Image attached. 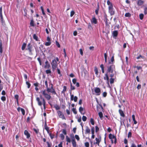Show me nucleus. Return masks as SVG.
<instances>
[{"instance_id":"f257e3e1","label":"nucleus","mask_w":147,"mask_h":147,"mask_svg":"<svg viewBox=\"0 0 147 147\" xmlns=\"http://www.w3.org/2000/svg\"><path fill=\"white\" fill-rule=\"evenodd\" d=\"M45 84L47 88V91L48 93L51 92L53 94H56V92L53 88V84H51V86L50 88H49L48 87V82L47 80H46L45 81Z\"/></svg>"},{"instance_id":"f03ea898","label":"nucleus","mask_w":147,"mask_h":147,"mask_svg":"<svg viewBox=\"0 0 147 147\" xmlns=\"http://www.w3.org/2000/svg\"><path fill=\"white\" fill-rule=\"evenodd\" d=\"M59 59L58 57H57L56 59L53 60L51 63L52 69L53 70H54L57 67V62L59 61Z\"/></svg>"},{"instance_id":"7ed1b4c3","label":"nucleus","mask_w":147,"mask_h":147,"mask_svg":"<svg viewBox=\"0 0 147 147\" xmlns=\"http://www.w3.org/2000/svg\"><path fill=\"white\" fill-rule=\"evenodd\" d=\"M41 92L43 96L48 100H49L51 98V96L49 94L47 93L48 92H47V90H42Z\"/></svg>"},{"instance_id":"20e7f679","label":"nucleus","mask_w":147,"mask_h":147,"mask_svg":"<svg viewBox=\"0 0 147 147\" xmlns=\"http://www.w3.org/2000/svg\"><path fill=\"white\" fill-rule=\"evenodd\" d=\"M107 71L108 72L111 73H113L115 71V66L114 65H112L108 66L107 67Z\"/></svg>"},{"instance_id":"39448f33","label":"nucleus","mask_w":147,"mask_h":147,"mask_svg":"<svg viewBox=\"0 0 147 147\" xmlns=\"http://www.w3.org/2000/svg\"><path fill=\"white\" fill-rule=\"evenodd\" d=\"M109 138L111 139L112 143H113V140H114V143L116 144V138L115 136L112 135L111 134H110L109 136Z\"/></svg>"},{"instance_id":"423d86ee","label":"nucleus","mask_w":147,"mask_h":147,"mask_svg":"<svg viewBox=\"0 0 147 147\" xmlns=\"http://www.w3.org/2000/svg\"><path fill=\"white\" fill-rule=\"evenodd\" d=\"M95 92L97 93V95H99L100 94V90L99 88H95Z\"/></svg>"},{"instance_id":"0eeeda50","label":"nucleus","mask_w":147,"mask_h":147,"mask_svg":"<svg viewBox=\"0 0 147 147\" xmlns=\"http://www.w3.org/2000/svg\"><path fill=\"white\" fill-rule=\"evenodd\" d=\"M78 98L77 96H75L74 97L73 95H71V100H74V101L76 102L77 101Z\"/></svg>"},{"instance_id":"6e6552de","label":"nucleus","mask_w":147,"mask_h":147,"mask_svg":"<svg viewBox=\"0 0 147 147\" xmlns=\"http://www.w3.org/2000/svg\"><path fill=\"white\" fill-rule=\"evenodd\" d=\"M107 4L109 5V9H113V6L112 3L109 1V0H108L107 1Z\"/></svg>"},{"instance_id":"1a4fd4ad","label":"nucleus","mask_w":147,"mask_h":147,"mask_svg":"<svg viewBox=\"0 0 147 147\" xmlns=\"http://www.w3.org/2000/svg\"><path fill=\"white\" fill-rule=\"evenodd\" d=\"M40 98L42 99V104H43V105L44 106V109H45L46 108H45L46 102H45V99H44V98H42V96H40Z\"/></svg>"},{"instance_id":"9d476101","label":"nucleus","mask_w":147,"mask_h":147,"mask_svg":"<svg viewBox=\"0 0 147 147\" xmlns=\"http://www.w3.org/2000/svg\"><path fill=\"white\" fill-rule=\"evenodd\" d=\"M24 134L26 136L27 138H28L30 137V135L27 130H25L24 131Z\"/></svg>"},{"instance_id":"9b49d317","label":"nucleus","mask_w":147,"mask_h":147,"mask_svg":"<svg viewBox=\"0 0 147 147\" xmlns=\"http://www.w3.org/2000/svg\"><path fill=\"white\" fill-rule=\"evenodd\" d=\"M45 68H49L50 67V64L49 63L48 61H46L45 62Z\"/></svg>"},{"instance_id":"f8f14e48","label":"nucleus","mask_w":147,"mask_h":147,"mask_svg":"<svg viewBox=\"0 0 147 147\" xmlns=\"http://www.w3.org/2000/svg\"><path fill=\"white\" fill-rule=\"evenodd\" d=\"M57 113L60 117L63 118L64 117L61 111H57Z\"/></svg>"},{"instance_id":"ddd939ff","label":"nucleus","mask_w":147,"mask_h":147,"mask_svg":"<svg viewBox=\"0 0 147 147\" xmlns=\"http://www.w3.org/2000/svg\"><path fill=\"white\" fill-rule=\"evenodd\" d=\"M104 80H107V83L108 84H109V78L108 77V76L107 74H105V77H104Z\"/></svg>"},{"instance_id":"4468645a","label":"nucleus","mask_w":147,"mask_h":147,"mask_svg":"<svg viewBox=\"0 0 147 147\" xmlns=\"http://www.w3.org/2000/svg\"><path fill=\"white\" fill-rule=\"evenodd\" d=\"M27 47H28L27 49L29 50V51L30 52V53H31V51H32L31 49H32V47L31 46L30 43H29V44H28V46H27Z\"/></svg>"},{"instance_id":"2eb2a0df","label":"nucleus","mask_w":147,"mask_h":147,"mask_svg":"<svg viewBox=\"0 0 147 147\" xmlns=\"http://www.w3.org/2000/svg\"><path fill=\"white\" fill-rule=\"evenodd\" d=\"M36 100L38 102V105L40 106H41L42 105V103L40 100V98L39 97H37Z\"/></svg>"},{"instance_id":"dca6fc26","label":"nucleus","mask_w":147,"mask_h":147,"mask_svg":"<svg viewBox=\"0 0 147 147\" xmlns=\"http://www.w3.org/2000/svg\"><path fill=\"white\" fill-rule=\"evenodd\" d=\"M144 3V1L142 0H138V5L140 6L142 5Z\"/></svg>"},{"instance_id":"f3484780","label":"nucleus","mask_w":147,"mask_h":147,"mask_svg":"<svg viewBox=\"0 0 147 147\" xmlns=\"http://www.w3.org/2000/svg\"><path fill=\"white\" fill-rule=\"evenodd\" d=\"M119 112L121 116L122 117H124L125 115L124 114L123 111L122 110L119 109Z\"/></svg>"},{"instance_id":"a211bd4d","label":"nucleus","mask_w":147,"mask_h":147,"mask_svg":"<svg viewBox=\"0 0 147 147\" xmlns=\"http://www.w3.org/2000/svg\"><path fill=\"white\" fill-rule=\"evenodd\" d=\"M72 143L74 147H75L76 146V143L74 137H73V139L72 140Z\"/></svg>"},{"instance_id":"6ab92c4d","label":"nucleus","mask_w":147,"mask_h":147,"mask_svg":"<svg viewBox=\"0 0 147 147\" xmlns=\"http://www.w3.org/2000/svg\"><path fill=\"white\" fill-rule=\"evenodd\" d=\"M91 21L92 23H94V24H96L97 23L96 20L94 17L92 18Z\"/></svg>"},{"instance_id":"aec40b11","label":"nucleus","mask_w":147,"mask_h":147,"mask_svg":"<svg viewBox=\"0 0 147 147\" xmlns=\"http://www.w3.org/2000/svg\"><path fill=\"white\" fill-rule=\"evenodd\" d=\"M109 11L111 15H113L114 14V11H113V9H109Z\"/></svg>"},{"instance_id":"412c9836","label":"nucleus","mask_w":147,"mask_h":147,"mask_svg":"<svg viewBox=\"0 0 147 147\" xmlns=\"http://www.w3.org/2000/svg\"><path fill=\"white\" fill-rule=\"evenodd\" d=\"M132 118L133 120L134 121V124H136L137 123V122L135 120V115H132Z\"/></svg>"},{"instance_id":"4be33fe9","label":"nucleus","mask_w":147,"mask_h":147,"mask_svg":"<svg viewBox=\"0 0 147 147\" xmlns=\"http://www.w3.org/2000/svg\"><path fill=\"white\" fill-rule=\"evenodd\" d=\"M84 110V109L83 107H80V108H79V111L80 112V113L83 114V115H84V113H82V111H83Z\"/></svg>"},{"instance_id":"5701e85b","label":"nucleus","mask_w":147,"mask_h":147,"mask_svg":"<svg viewBox=\"0 0 147 147\" xmlns=\"http://www.w3.org/2000/svg\"><path fill=\"white\" fill-rule=\"evenodd\" d=\"M116 72L115 71V72H114L113 73H112V74L110 75V76L111 78H112L113 77H114L115 76H116Z\"/></svg>"},{"instance_id":"b1692460","label":"nucleus","mask_w":147,"mask_h":147,"mask_svg":"<svg viewBox=\"0 0 147 147\" xmlns=\"http://www.w3.org/2000/svg\"><path fill=\"white\" fill-rule=\"evenodd\" d=\"M86 133H89L90 132V130L88 128V127L87 126H86Z\"/></svg>"},{"instance_id":"393cba45","label":"nucleus","mask_w":147,"mask_h":147,"mask_svg":"<svg viewBox=\"0 0 147 147\" xmlns=\"http://www.w3.org/2000/svg\"><path fill=\"white\" fill-rule=\"evenodd\" d=\"M118 34V32L117 31L115 30L113 32V35L114 36H117Z\"/></svg>"},{"instance_id":"a878e982","label":"nucleus","mask_w":147,"mask_h":147,"mask_svg":"<svg viewBox=\"0 0 147 147\" xmlns=\"http://www.w3.org/2000/svg\"><path fill=\"white\" fill-rule=\"evenodd\" d=\"M94 71L95 72L96 74L97 75L98 74V69L96 67H95Z\"/></svg>"},{"instance_id":"bb28decb","label":"nucleus","mask_w":147,"mask_h":147,"mask_svg":"<svg viewBox=\"0 0 147 147\" xmlns=\"http://www.w3.org/2000/svg\"><path fill=\"white\" fill-rule=\"evenodd\" d=\"M66 90V87L65 86H63V90L62 92L61 93L63 94H65V92Z\"/></svg>"},{"instance_id":"cd10ccee","label":"nucleus","mask_w":147,"mask_h":147,"mask_svg":"<svg viewBox=\"0 0 147 147\" xmlns=\"http://www.w3.org/2000/svg\"><path fill=\"white\" fill-rule=\"evenodd\" d=\"M97 111H99V109H103L102 106L100 105H99V106H97Z\"/></svg>"},{"instance_id":"c85d7f7f","label":"nucleus","mask_w":147,"mask_h":147,"mask_svg":"<svg viewBox=\"0 0 147 147\" xmlns=\"http://www.w3.org/2000/svg\"><path fill=\"white\" fill-rule=\"evenodd\" d=\"M110 83L111 84H113L114 81V79L112 78H111L110 79Z\"/></svg>"},{"instance_id":"c756f323","label":"nucleus","mask_w":147,"mask_h":147,"mask_svg":"<svg viewBox=\"0 0 147 147\" xmlns=\"http://www.w3.org/2000/svg\"><path fill=\"white\" fill-rule=\"evenodd\" d=\"M98 115L101 119H102L103 117V114L102 112H100L99 113Z\"/></svg>"},{"instance_id":"7c9ffc66","label":"nucleus","mask_w":147,"mask_h":147,"mask_svg":"<svg viewBox=\"0 0 147 147\" xmlns=\"http://www.w3.org/2000/svg\"><path fill=\"white\" fill-rule=\"evenodd\" d=\"M26 46V44L25 43H24L22 45V50H24Z\"/></svg>"},{"instance_id":"2f4dec72","label":"nucleus","mask_w":147,"mask_h":147,"mask_svg":"<svg viewBox=\"0 0 147 147\" xmlns=\"http://www.w3.org/2000/svg\"><path fill=\"white\" fill-rule=\"evenodd\" d=\"M96 144H97L98 145H99V144L100 142L99 139L97 138H96Z\"/></svg>"},{"instance_id":"473e14b6","label":"nucleus","mask_w":147,"mask_h":147,"mask_svg":"<svg viewBox=\"0 0 147 147\" xmlns=\"http://www.w3.org/2000/svg\"><path fill=\"white\" fill-rule=\"evenodd\" d=\"M33 37V38L36 41H38V37H37V36H36V34H34Z\"/></svg>"},{"instance_id":"72a5a7b5","label":"nucleus","mask_w":147,"mask_h":147,"mask_svg":"<svg viewBox=\"0 0 147 147\" xmlns=\"http://www.w3.org/2000/svg\"><path fill=\"white\" fill-rule=\"evenodd\" d=\"M131 16V15L130 13H126L125 14V16L126 17H130Z\"/></svg>"},{"instance_id":"f704fd0d","label":"nucleus","mask_w":147,"mask_h":147,"mask_svg":"<svg viewBox=\"0 0 147 147\" xmlns=\"http://www.w3.org/2000/svg\"><path fill=\"white\" fill-rule=\"evenodd\" d=\"M66 141L67 142H71V140L67 136H66Z\"/></svg>"},{"instance_id":"c9c22d12","label":"nucleus","mask_w":147,"mask_h":147,"mask_svg":"<svg viewBox=\"0 0 147 147\" xmlns=\"http://www.w3.org/2000/svg\"><path fill=\"white\" fill-rule=\"evenodd\" d=\"M34 22L33 20H31L30 22V25L31 26H34Z\"/></svg>"},{"instance_id":"e433bc0d","label":"nucleus","mask_w":147,"mask_h":147,"mask_svg":"<svg viewBox=\"0 0 147 147\" xmlns=\"http://www.w3.org/2000/svg\"><path fill=\"white\" fill-rule=\"evenodd\" d=\"M86 119H87V117H86L84 116H83V117H82V119L83 121H86Z\"/></svg>"},{"instance_id":"4c0bfd02","label":"nucleus","mask_w":147,"mask_h":147,"mask_svg":"<svg viewBox=\"0 0 147 147\" xmlns=\"http://www.w3.org/2000/svg\"><path fill=\"white\" fill-rule=\"evenodd\" d=\"M55 43L56 44L57 47L59 48H60V45L59 42L57 41H56Z\"/></svg>"},{"instance_id":"58836bf2","label":"nucleus","mask_w":147,"mask_h":147,"mask_svg":"<svg viewBox=\"0 0 147 147\" xmlns=\"http://www.w3.org/2000/svg\"><path fill=\"white\" fill-rule=\"evenodd\" d=\"M137 59H138L140 58H142V59H144V57L142 56L141 55H140L137 58Z\"/></svg>"},{"instance_id":"ea45409f","label":"nucleus","mask_w":147,"mask_h":147,"mask_svg":"<svg viewBox=\"0 0 147 147\" xmlns=\"http://www.w3.org/2000/svg\"><path fill=\"white\" fill-rule=\"evenodd\" d=\"M75 14V12L74 11H72L70 13V16L72 17Z\"/></svg>"},{"instance_id":"a19ab883","label":"nucleus","mask_w":147,"mask_h":147,"mask_svg":"<svg viewBox=\"0 0 147 147\" xmlns=\"http://www.w3.org/2000/svg\"><path fill=\"white\" fill-rule=\"evenodd\" d=\"M20 110L22 113V114L23 115H25V110H24V109L21 108L20 109Z\"/></svg>"},{"instance_id":"79ce46f5","label":"nucleus","mask_w":147,"mask_h":147,"mask_svg":"<svg viewBox=\"0 0 147 147\" xmlns=\"http://www.w3.org/2000/svg\"><path fill=\"white\" fill-rule=\"evenodd\" d=\"M140 19L141 20H142L144 17V15L143 14H140L139 15Z\"/></svg>"},{"instance_id":"37998d69","label":"nucleus","mask_w":147,"mask_h":147,"mask_svg":"<svg viewBox=\"0 0 147 147\" xmlns=\"http://www.w3.org/2000/svg\"><path fill=\"white\" fill-rule=\"evenodd\" d=\"M54 107L57 110H59L60 109V107L57 105H55Z\"/></svg>"},{"instance_id":"c03bdc74","label":"nucleus","mask_w":147,"mask_h":147,"mask_svg":"<svg viewBox=\"0 0 147 147\" xmlns=\"http://www.w3.org/2000/svg\"><path fill=\"white\" fill-rule=\"evenodd\" d=\"M90 121L92 125H94V120L92 118H91L90 120Z\"/></svg>"},{"instance_id":"a18cd8bd","label":"nucleus","mask_w":147,"mask_h":147,"mask_svg":"<svg viewBox=\"0 0 147 147\" xmlns=\"http://www.w3.org/2000/svg\"><path fill=\"white\" fill-rule=\"evenodd\" d=\"M72 111L75 114H77V112L76 109L74 108H73L72 109Z\"/></svg>"},{"instance_id":"49530a36","label":"nucleus","mask_w":147,"mask_h":147,"mask_svg":"<svg viewBox=\"0 0 147 147\" xmlns=\"http://www.w3.org/2000/svg\"><path fill=\"white\" fill-rule=\"evenodd\" d=\"M85 145L86 147H89V143L88 142H86L85 143Z\"/></svg>"},{"instance_id":"de8ad7c7","label":"nucleus","mask_w":147,"mask_h":147,"mask_svg":"<svg viewBox=\"0 0 147 147\" xmlns=\"http://www.w3.org/2000/svg\"><path fill=\"white\" fill-rule=\"evenodd\" d=\"M51 42H46L45 43V45L46 46H49L51 45Z\"/></svg>"},{"instance_id":"09e8293b","label":"nucleus","mask_w":147,"mask_h":147,"mask_svg":"<svg viewBox=\"0 0 147 147\" xmlns=\"http://www.w3.org/2000/svg\"><path fill=\"white\" fill-rule=\"evenodd\" d=\"M26 84L28 85V88H30V84L28 82H26Z\"/></svg>"},{"instance_id":"8fccbe9b","label":"nucleus","mask_w":147,"mask_h":147,"mask_svg":"<svg viewBox=\"0 0 147 147\" xmlns=\"http://www.w3.org/2000/svg\"><path fill=\"white\" fill-rule=\"evenodd\" d=\"M104 57L105 58V62H107V55L106 53L104 54Z\"/></svg>"},{"instance_id":"3c124183","label":"nucleus","mask_w":147,"mask_h":147,"mask_svg":"<svg viewBox=\"0 0 147 147\" xmlns=\"http://www.w3.org/2000/svg\"><path fill=\"white\" fill-rule=\"evenodd\" d=\"M1 99L3 101H5L6 100V98L4 96H2L1 97Z\"/></svg>"},{"instance_id":"603ef678","label":"nucleus","mask_w":147,"mask_h":147,"mask_svg":"<svg viewBox=\"0 0 147 147\" xmlns=\"http://www.w3.org/2000/svg\"><path fill=\"white\" fill-rule=\"evenodd\" d=\"M33 130L36 134H37L39 132V130L38 129H36L35 128H34Z\"/></svg>"},{"instance_id":"864d4df0","label":"nucleus","mask_w":147,"mask_h":147,"mask_svg":"<svg viewBox=\"0 0 147 147\" xmlns=\"http://www.w3.org/2000/svg\"><path fill=\"white\" fill-rule=\"evenodd\" d=\"M46 72L47 74H50L51 71L50 70H47L46 71Z\"/></svg>"},{"instance_id":"5fc2aeb1","label":"nucleus","mask_w":147,"mask_h":147,"mask_svg":"<svg viewBox=\"0 0 147 147\" xmlns=\"http://www.w3.org/2000/svg\"><path fill=\"white\" fill-rule=\"evenodd\" d=\"M49 135L51 139H53L54 138L55 136L54 135H52L51 133H50Z\"/></svg>"},{"instance_id":"6e6d98bb","label":"nucleus","mask_w":147,"mask_h":147,"mask_svg":"<svg viewBox=\"0 0 147 147\" xmlns=\"http://www.w3.org/2000/svg\"><path fill=\"white\" fill-rule=\"evenodd\" d=\"M75 89V88L74 86H73L72 84H71V90H74Z\"/></svg>"},{"instance_id":"4d7b16f0","label":"nucleus","mask_w":147,"mask_h":147,"mask_svg":"<svg viewBox=\"0 0 147 147\" xmlns=\"http://www.w3.org/2000/svg\"><path fill=\"white\" fill-rule=\"evenodd\" d=\"M0 49H3L2 44L1 40L0 42Z\"/></svg>"},{"instance_id":"13d9d810","label":"nucleus","mask_w":147,"mask_h":147,"mask_svg":"<svg viewBox=\"0 0 147 147\" xmlns=\"http://www.w3.org/2000/svg\"><path fill=\"white\" fill-rule=\"evenodd\" d=\"M47 144L48 147H51V144L49 142H47Z\"/></svg>"},{"instance_id":"bf43d9fd","label":"nucleus","mask_w":147,"mask_h":147,"mask_svg":"<svg viewBox=\"0 0 147 147\" xmlns=\"http://www.w3.org/2000/svg\"><path fill=\"white\" fill-rule=\"evenodd\" d=\"M60 136L62 140H63L64 139V136L63 134H60Z\"/></svg>"},{"instance_id":"052dcab7","label":"nucleus","mask_w":147,"mask_h":147,"mask_svg":"<svg viewBox=\"0 0 147 147\" xmlns=\"http://www.w3.org/2000/svg\"><path fill=\"white\" fill-rule=\"evenodd\" d=\"M75 138L77 139L78 140H79L80 138L79 136L77 135H76L75 136Z\"/></svg>"},{"instance_id":"680f3d73","label":"nucleus","mask_w":147,"mask_h":147,"mask_svg":"<svg viewBox=\"0 0 147 147\" xmlns=\"http://www.w3.org/2000/svg\"><path fill=\"white\" fill-rule=\"evenodd\" d=\"M72 82L74 84H76V79H73L72 80Z\"/></svg>"},{"instance_id":"e2e57ef3","label":"nucleus","mask_w":147,"mask_h":147,"mask_svg":"<svg viewBox=\"0 0 147 147\" xmlns=\"http://www.w3.org/2000/svg\"><path fill=\"white\" fill-rule=\"evenodd\" d=\"M80 53L81 55H83V51L82 50V49H80Z\"/></svg>"},{"instance_id":"0e129e2a","label":"nucleus","mask_w":147,"mask_h":147,"mask_svg":"<svg viewBox=\"0 0 147 147\" xmlns=\"http://www.w3.org/2000/svg\"><path fill=\"white\" fill-rule=\"evenodd\" d=\"M91 132H92V134H94V127H93L91 129Z\"/></svg>"},{"instance_id":"69168bd1","label":"nucleus","mask_w":147,"mask_h":147,"mask_svg":"<svg viewBox=\"0 0 147 147\" xmlns=\"http://www.w3.org/2000/svg\"><path fill=\"white\" fill-rule=\"evenodd\" d=\"M131 132H129L128 135V138H130L131 137Z\"/></svg>"},{"instance_id":"338daca9","label":"nucleus","mask_w":147,"mask_h":147,"mask_svg":"<svg viewBox=\"0 0 147 147\" xmlns=\"http://www.w3.org/2000/svg\"><path fill=\"white\" fill-rule=\"evenodd\" d=\"M144 13L145 14H147V7L144 9Z\"/></svg>"},{"instance_id":"774afa93","label":"nucleus","mask_w":147,"mask_h":147,"mask_svg":"<svg viewBox=\"0 0 147 147\" xmlns=\"http://www.w3.org/2000/svg\"><path fill=\"white\" fill-rule=\"evenodd\" d=\"M63 134H64L65 135H66L67 134L66 133V131L65 129H63Z\"/></svg>"}]
</instances>
